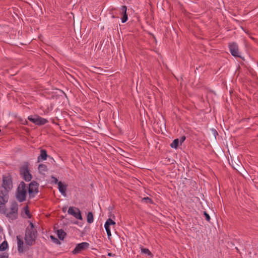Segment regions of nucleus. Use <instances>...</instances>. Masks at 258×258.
Segmentation results:
<instances>
[{"mask_svg": "<svg viewBox=\"0 0 258 258\" xmlns=\"http://www.w3.org/2000/svg\"><path fill=\"white\" fill-rule=\"evenodd\" d=\"M179 144V140L178 139H176L174 140L173 142L170 144V146L172 148L176 149Z\"/></svg>", "mask_w": 258, "mask_h": 258, "instance_id": "aec40b11", "label": "nucleus"}, {"mask_svg": "<svg viewBox=\"0 0 258 258\" xmlns=\"http://www.w3.org/2000/svg\"><path fill=\"white\" fill-rule=\"evenodd\" d=\"M1 132V130L0 129V132Z\"/></svg>", "mask_w": 258, "mask_h": 258, "instance_id": "72a5a7b5", "label": "nucleus"}, {"mask_svg": "<svg viewBox=\"0 0 258 258\" xmlns=\"http://www.w3.org/2000/svg\"><path fill=\"white\" fill-rule=\"evenodd\" d=\"M13 188L12 178L9 174L3 176V183L0 187V196L4 199V201L8 202L9 192Z\"/></svg>", "mask_w": 258, "mask_h": 258, "instance_id": "f257e3e1", "label": "nucleus"}, {"mask_svg": "<svg viewBox=\"0 0 258 258\" xmlns=\"http://www.w3.org/2000/svg\"><path fill=\"white\" fill-rule=\"evenodd\" d=\"M107 237H108V239H110V237L111 236V231L107 232Z\"/></svg>", "mask_w": 258, "mask_h": 258, "instance_id": "7c9ffc66", "label": "nucleus"}, {"mask_svg": "<svg viewBox=\"0 0 258 258\" xmlns=\"http://www.w3.org/2000/svg\"><path fill=\"white\" fill-rule=\"evenodd\" d=\"M127 7L125 6H121L120 8V13L123 15L121 18L122 23H125L128 19L127 15L126 14Z\"/></svg>", "mask_w": 258, "mask_h": 258, "instance_id": "f8f14e48", "label": "nucleus"}, {"mask_svg": "<svg viewBox=\"0 0 258 258\" xmlns=\"http://www.w3.org/2000/svg\"><path fill=\"white\" fill-rule=\"evenodd\" d=\"M142 201L146 203H152V200L149 197H145L142 199Z\"/></svg>", "mask_w": 258, "mask_h": 258, "instance_id": "4be33fe9", "label": "nucleus"}, {"mask_svg": "<svg viewBox=\"0 0 258 258\" xmlns=\"http://www.w3.org/2000/svg\"><path fill=\"white\" fill-rule=\"evenodd\" d=\"M141 252L142 253H144L145 254H148V255L150 256L151 257H153V254L151 252V251L149 250V249L148 248H143V247H141Z\"/></svg>", "mask_w": 258, "mask_h": 258, "instance_id": "6ab92c4d", "label": "nucleus"}, {"mask_svg": "<svg viewBox=\"0 0 258 258\" xmlns=\"http://www.w3.org/2000/svg\"><path fill=\"white\" fill-rule=\"evenodd\" d=\"M8 247V242L5 240L0 244V251L6 250Z\"/></svg>", "mask_w": 258, "mask_h": 258, "instance_id": "f3484780", "label": "nucleus"}, {"mask_svg": "<svg viewBox=\"0 0 258 258\" xmlns=\"http://www.w3.org/2000/svg\"><path fill=\"white\" fill-rule=\"evenodd\" d=\"M38 235L37 230H29L26 229L25 235V240L27 245L32 246L35 243Z\"/></svg>", "mask_w": 258, "mask_h": 258, "instance_id": "7ed1b4c3", "label": "nucleus"}, {"mask_svg": "<svg viewBox=\"0 0 258 258\" xmlns=\"http://www.w3.org/2000/svg\"><path fill=\"white\" fill-rule=\"evenodd\" d=\"M51 178L53 179L52 181H54L55 183H58V179L56 177H55L54 176H52Z\"/></svg>", "mask_w": 258, "mask_h": 258, "instance_id": "c85d7f7f", "label": "nucleus"}, {"mask_svg": "<svg viewBox=\"0 0 258 258\" xmlns=\"http://www.w3.org/2000/svg\"><path fill=\"white\" fill-rule=\"evenodd\" d=\"M89 244L86 242H83L78 244L72 251L73 254H78L83 250H85L89 248Z\"/></svg>", "mask_w": 258, "mask_h": 258, "instance_id": "0eeeda50", "label": "nucleus"}, {"mask_svg": "<svg viewBox=\"0 0 258 258\" xmlns=\"http://www.w3.org/2000/svg\"><path fill=\"white\" fill-rule=\"evenodd\" d=\"M26 229H29V230H37L34 227V225L31 222H30V227H28Z\"/></svg>", "mask_w": 258, "mask_h": 258, "instance_id": "393cba45", "label": "nucleus"}, {"mask_svg": "<svg viewBox=\"0 0 258 258\" xmlns=\"http://www.w3.org/2000/svg\"><path fill=\"white\" fill-rule=\"evenodd\" d=\"M57 235L59 239L63 240L67 234L63 230L58 229L57 230Z\"/></svg>", "mask_w": 258, "mask_h": 258, "instance_id": "2eb2a0df", "label": "nucleus"}, {"mask_svg": "<svg viewBox=\"0 0 258 258\" xmlns=\"http://www.w3.org/2000/svg\"><path fill=\"white\" fill-rule=\"evenodd\" d=\"M58 187L60 192L64 196H66V191L67 189V185L62 184L61 181L58 182Z\"/></svg>", "mask_w": 258, "mask_h": 258, "instance_id": "4468645a", "label": "nucleus"}, {"mask_svg": "<svg viewBox=\"0 0 258 258\" xmlns=\"http://www.w3.org/2000/svg\"><path fill=\"white\" fill-rule=\"evenodd\" d=\"M229 50L231 54L234 57L241 58L238 51V46L236 43H230L229 45Z\"/></svg>", "mask_w": 258, "mask_h": 258, "instance_id": "9d476101", "label": "nucleus"}, {"mask_svg": "<svg viewBox=\"0 0 258 258\" xmlns=\"http://www.w3.org/2000/svg\"><path fill=\"white\" fill-rule=\"evenodd\" d=\"M104 227H105V230H106V232H108V231H110V227H109V226H108V225H107V226H106V225L105 224V225H104Z\"/></svg>", "mask_w": 258, "mask_h": 258, "instance_id": "cd10ccee", "label": "nucleus"}, {"mask_svg": "<svg viewBox=\"0 0 258 258\" xmlns=\"http://www.w3.org/2000/svg\"><path fill=\"white\" fill-rule=\"evenodd\" d=\"M18 205L16 202H13L10 205V209H6L4 213L6 216L12 220H15L18 218Z\"/></svg>", "mask_w": 258, "mask_h": 258, "instance_id": "f03ea898", "label": "nucleus"}, {"mask_svg": "<svg viewBox=\"0 0 258 258\" xmlns=\"http://www.w3.org/2000/svg\"><path fill=\"white\" fill-rule=\"evenodd\" d=\"M107 255L109 256H112L115 255V254H113L112 253L109 252V253H108Z\"/></svg>", "mask_w": 258, "mask_h": 258, "instance_id": "2f4dec72", "label": "nucleus"}, {"mask_svg": "<svg viewBox=\"0 0 258 258\" xmlns=\"http://www.w3.org/2000/svg\"><path fill=\"white\" fill-rule=\"evenodd\" d=\"M38 183L35 181H32L30 182L28 188V193L30 198H33L34 194L38 192Z\"/></svg>", "mask_w": 258, "mask_h": 258, "instance_id": "423d86ee", "label": "nucleus"}, {"mask_svg": "<svg viewBox=\"0 0 258 258\" xmlns=\"http://www.w3.org/2000/svg\"><path fill=\"white\" fill-rule=\"evenodd\" d=\"M213 131H214V134L216 133L217 135L218 134V133H217V131H216V130H213Z\"/></svg>", "mask_w": 258, "mask_h": 258, "instance_id": "473e14b6", "label": "nucleus"}, {"mask_svg": "<svg viewBox=\"0 0 258 258\" xmlns=\"http://www.w3.org/2000/svg\"><path fill=\"white\" fill-rule=\"evenodd\" d=\"M185 140V136H182L180 140V144L183 143L184 141Z\"/></svg>", "mask_w": 258, "mask_h": 258, "instance_id": "c756f323", "label": "nucleus"}, {"mask_svg": "<svg viewBox=\"0 0 258 258\" xmlns=\"http://www.w3.org/2000/svg\"><path fill=\"white\" fill-rule=\"evenodd\" d=\"M24 210L25 211V214L28 216V217L29 218H30L31 215H30V211L28 209V207L27 206L24 207Z\"/></svg>", "mask_w": 258, "mask_h": 258, "instance_id": "5701e85b", "label": "nucleus"}, {"mask_svg": "<svg viewBox=\"0 0 258 258\" xmlns=\"http://www.w3.org/2000/svg\"><path fill=\"white\" fill-rule=\"evenodd\" d=\"M48 157L47 151L44 149L40 150V155L37 158V162H40L42 161L46 160Z\"/></svg>", "mask_w": 258, "mask_h": 258, "instance_id": "ddd939ff", "label": "nucleus"}, {"mask_svg": "<svg viewBox=\"0 0 258 258\" xmlns=\"http://www.w3.org/2000/svg\"><path fill=\"white\" fill-rule=\"evenodd\" d=\"M20 174L23 176V179L26 181H29L32 179V175L30 174L27 166H23L20 168Z\"/></svg>", "mask_w": 258, "mask_h": 258, "instance_id": "6e6552de", "label": "nucleus"}, {"mask_svg": "<svg viewBox=\"0 0 258 258\" xmlns=\"http://www.w3.org/2000/svg\"><path fill=\"white\" fill-rule=\"evenodd\" d=\"M87 219L88 223H92L93 222L94 216L92 212H90L88 213Z\"/></svg>", "mask_w": 258, "mask_h": 258, "instance_id": "a211bd4d", "label": "nucleus"}, {"mask_svg": "<svg viewBox=\"0 0 258 258\" xmlns=\"http://www.w3.org/2000/svg\"><path fill=\"white\" fill-rule=\"evenodd\" d=\"M38 169L39 172L41 173H42L43 172H46L48 170L47 166L44 164H40L38 166Z\"/></svg>", "mask_w": 258, "mask_h": 258, "instance_id": "dca6fc26", "label": "nucleus"}, {"mask_svg": "<svg viewBox=\"0 0 258 258\" xmlns=\"http://www.w3.org/2000/svg\"><path fill=\"white\" fill-rule=\"evenodd\" d=\"M105 224L107 226H110V225H115V222L112 220L111 218H109L106 221Z\"/></svg>", "mask_w": 258, "mask_h": 258, "instance_id": "412c9836", "label": "nucleus"}, {"mask_svg": "<svg viewBox=\"0 0 258 258\" xmlns=\"http://www.w3.org/2000/svg\"><path fill=\"white\" fill-rule=\"evenodd\" d=\"M51 239L53 241V242L56 244H60V241H59V240L56 238V237H55L53 235H51L50 236Z\"/></svg>", "mask_w": 258, "mask_h": 258, "instance_id": "b1692460", "label": "nucleus"}, {"mask_svg": "<svg viewBox=\"0 0 258 258\" xmlns=\"http://www.w3.org/2000/svg\"><path fill=\"white\" fill-rule=\"evenodd\" d=\"M68 213L77 219L82 220L83 219L81 211L78 208L70 207L68 209Z\"/></svg>", "mask_w": 258, "mask_h": 258, "instance_id": "1a4fd4ad", "label": "nucleus"}, {"mask_svg": "<svg viewBox=\"0 0 258 258\" xmlns=\"http://www.w3.org/2000/svg\"><path fill=\"white\" fill-rule=\"evenodd\" d=\"M27 196V187L25 183L22 181L19 184L16 192V198L20 202L26 200Z\"/></svg>", "mask_w": 258, "mask_h": 258, "instance_id": "20e7f679", "label": "nucleus"}, {"mask_svg": "<svg viewBox=\"0 0 258 258\" xmlns=\"http://www.w3.org/2000/svg\"><path fill=\"white\" fill-rule=\"evenodd\" d=\"M204 215L205 217L206 220L207 221H210L211 218H210L209 215L206 211L204 212Z\"/></svg>", "mask_w": 258, "mask_h": 258, "instance_id": "a878e982", "label": "nucleus"}, {"mask_svg": "<svg viewBox=\"0 0 258 258\" xmlns=\"http://www.w3.org/2000/svg\"><path fill=\"white\" fill-rule=\"evenodd\" d=\"M0 258H9V255L7 253H0Z\"/></svg>", "mask_w": 258, "mask_h": 258, "instance_id": "bb28decb", "label": "nucleus"}, {"mask_svg": "<svg viewBox=\"0 0 258 258\" xmlns=\"http://www.w3.org/2000/svg\"><path fill=\"white\" fill-rule=\"evenodd\" d=\"M17 240L18 244V251L20 253H23L24 251L23 240L20 238V236H17Z\"/></svg>", "mask_w": 258, "mask_h": 258, "instance_id": "9b49d317", "label": "nucleus"}, {"mask_svg": "<svg viewBox=\"0 0 258 258\" xmlns=\"http://www.w3.org/2000/svg\"><path fill=\"white\" fill-rule=\"evenodd\" d=\"M28 119L32 122L39 126L44 125L48 122L46 119L42 118L38 115H30L28 116Z\"/></svg>", "mask_w": 258, "mask_h": 258, "instance_id": "39448f33", "label": "nucleus"}]
</instances>
